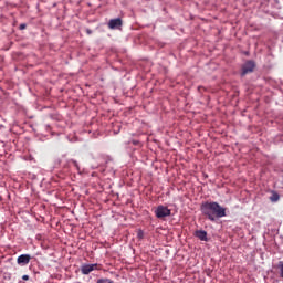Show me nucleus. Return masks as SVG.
Masks as SVG:
<instances>
[{
  "label": "nucleus",
  "instance_id": "1",
  "mask_svg": "<svg viewBox=\"0 0 283 283\" xmlns=\"http://www.w3.org/2000/svg\"><path fill=\"white\" fill-rule=\"evenodd\" d=\"M201 213H203L210 222H216V220L227 217V208H223L216 201H206L201 205Z\"/></svg>",
  "mask_w": 283,
  "mask_h": 283
},
{
  "label": "nucleus",
  "instance_id": "2",
  "mask_svg": "<svg viewBox=\"0 0 283 283\" xmlns=\"http://www.w3.org/2000/svg\"><path fill=\"white\" fill-rule=\"evenodd\" d=\"M155 216L156 218H159V220H163V218H169V216H171V209L160 205L156 208Z\"/></svg>",
  "mask_w": 283,
  "mask_h": 283
},
{
  "label": "nucleus",
  "instance_id": "3",
  "mask_svg": "<svg viewBox=\"0 0 283 283\" xmlns=\"http://www.w3.org/2000/svg\"><path fill=\"white\" fill-rule=\"evenodd\" d=\"M92 271H101V268L98 266V263L94 264H84L81 266V273L82 275H90Z\"/></svg>",
  "mask_w": 283,
  "mask_h": 283
},
{
  "label": "nucleus",
  "instance_id": "4",
  "mask_svg": "<svg viewBox=\"0 0 283 283\" xmlns=\"http://www.w3.org/2000/svg\"><path fill=\"white\" fill-rule=\"evenodd\" d=\"M255 70V62L248 61L242 66V73L241 76H247V74H251Z\"/></svg>",
  "mask_w": 283,
  "mask_h": 283
},
{
  "label": "nucleus",
  "instance_id": "5",
  "mask_svg": "<svg viewBox=\"0 0 283 283\" xmlns=\"http://www.w3.org/2000/svg\"><path fill=\"white\" fill-rule=\"evenodd\" d=\"M30 260H32V256L30 254H21L18 256L17 262L20 266H25L30 264Z\"/></svg>",
  "mask_w": 283,
  "mask_h": 283
},
{
  "label": "nucleus",
  "instance_id": "6",
  "mask_svg": "<svg viewBox=\"0 0 283 283\" xmlns=\"http://www.w3.org/2000/svg\"><path fill=\"white\" fill-rule=\"evenodd\" d=\"M123 27V20L120 18L112 19L108 22L109 30H116Z\"/></svg>",
  "mask_w": 283,
  "mask_h": 283
},
{
  "label": "nucleus",
  "instance_id": "7",
  "mask_svg": "<svg viewBox=\"0 0 283 283\" xmlns=\"http://www.w3.org/2000/svg\"><path fill=\"white\" fill-rule=\"evenodd\" d=\"M196 238H198L199 240H201L202 242H207V231L205 230H197L195 233Z\"/></svg>",
  "mask_w": 283,
  "mask_h": 283
},
{
  "label": "nucleus",
  "instance_id": "8",
  "mask_svg": "<svg viewBox=\"0 0 283 283\" xmlns=\"http://www.w3.org/2000/svg\"><path fill=\"white\" fill-rule=\"evenodd\" d=\"M270 200L272 202H277V200H280V195L274 192L271 197H270Z\"/></svg>",
  "mask_w": 283,
  "mask_h": 283
},
{
  "label": "nucleus",
  "instance_id": "9",
  "mask_svg": "<svg viewBox=\"0 0 283 283\" xmlns=\"http://www.w3.org/2000/svg\"><path fill=\"white\" fill-rule=\"evenodd\" d=\"M97 283H114V281H112L109 279H99V280H97Z\"/></svg>",
  "mask_w": 283,
  "mask_h": 283
},
{
  "label": "nucleus",
  "instance_id": "10",
  "mask_svg": "<svg viewBox=\"0 0 283 283\" xmlns=\"http://www.w3.org/2000/svg\"><path fill=\"white\" fill-rule=\"evenodd\" d=\"M25 28H28V24L22 23V24H20L19 30H25Z\"/></svg>",
  "mask_w": 283,
  "mask_h": 283
},
{
  "label": "nucleus",
  "instance_id": "11",
  "mask_svg": "<svg viewBox=\"0 0 283 283\" xmlns=\"http://www.w3.org/2000/svg\"><path fill=\"white\" fill-rule=\"evenodd\" d=\"M22 280H24V282H28V280H30V276H29L28 274H24V275L22 276Z\"/></svg>",
  "mask_w": 283,
  "mask_h": 283
},
{
  "label": "nucleus",
  "instance_id": "12",
  "mask_svg": "<svg viewBox=\"0 0 283 283\" xmlns=\"http://www.w3.org/2000/svg\"><path fill=\"white\" fill-rule=\"evenodd\" d=\"M137 235H138L139 240H143V231L142 230L138 231Z\"/></svg>",
  "mask_w": 283,
  "mask_h": 283
},
{
  "label": "nucleus",
  "instance_id": "13",
  "mask_svg": "<svg viewBox=\"0 0 283 283\" xmlns=\"http://www.w3.org/2000/svg\"><path fill=\"white\" fill-rule=\"evenodd\" d=\"M74 167H78V164L76 161H73Z\"/></svg>",
  "mask_w": 283,
  "mask_h": 283
}]
</instances>
